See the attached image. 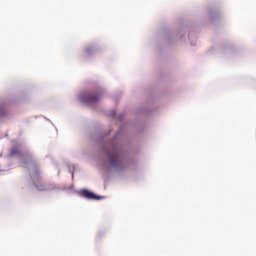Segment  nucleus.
Instances as JSON below:
<instances>
[{
    "mask_svg": "<svg viewBox=\"0 0 256 256\" xmlns=\"http://www.w3.org/2000/svg\"><path fill=\"white\" fill-rule=\"evenodd\" d=\"M107 157L109 159L110 165L116 169H123V160H121V156L117 150L113 149L107 154Z\"/></svg>",
    "mask_w": 256,
    "mask_h": 256,
    "instance_id": "1",
    "label": "nucleus"
},
{
    "mask_svg": "<svg viewBox=\"0 0 256 256\" xmlns=\"http://www.w3.org/2000/svg\"><path fill=\"white\" fill-rule=\"evenodd\" d=\"M81 197H84L85 199H101V197L95 195L93 192L89 190H81L80 191Z\"/></svg>",
    "mask_w": 256,
    "mask_h": 256,
    "instance_id": "3",
    "label": "nucleus"
},
{
    "mask_svg": "<svg viewBox=\"0 0 256 256\" xmlns=\"http://www.w3.org/2000/svg\"><path fill=\"white\" fill-rule=\"evenodd\" d=\"M18 155H21V151L19 150L18 147H14L10 150L9 156L10 157H17Z\"/></svg>",
    "mask_w": 256,
    "mask_h": 256,
    "instance_id": "4",
    "label": "nucleus"
},
{
    "mask_svg": "<svg viewBox=\"0 0 256 256\" xmlns=\"http://www.w3.org/2000/svg\"><path fill=\"white\" fill-rule=\"evenodd\" d=\"M101 96L97 94H86L84 97L81 98L82 103H85L86 105H91V103H97L99 101V98Z\"/></svg>",
    "mask_w": 256,
    "mask_h": 256,
    "instance_id": "2",
    "label": "nucleus"
}]
</instances>
